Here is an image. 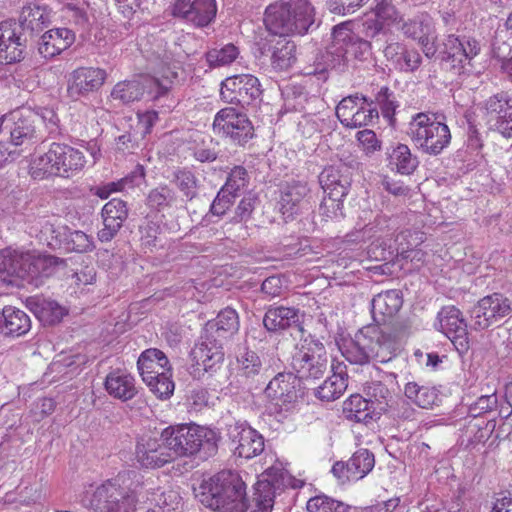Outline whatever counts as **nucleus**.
Segmentation results:
<instances>
[{"label": "nucleus", "instance_id": "1", "mask_svg": "<svg viewBox=\"0 0 512 512\" xmlns=\"http://www.w3.org/2000/svg\"><path fill=\"white\" fill-rule=\"evenodd\" d=\"M150 490L143 475L126 470L87 491L83 503L90 512H135L138 504L147 503Z\"/></svg>", "mask_w": 512, "mask_h": 512}, {"label": "nucleus", "instance_id": "2", "mask_svg": "<svg viewBox=\"0 0 512 512\" xmlns=\"http://www.w3.org/2000/svg\"><path fill=\"white\" fill-rule=\"evenodd\" d=\"M196 498L207 508L219 512H248L246 485L237 472L223 470L204 479L194 489Z\"/></svg>", "mask_w": 512, "mask_h": 512}, {"label": "nucleus", "instance_id": "3", "mask_svg": "<svg viewBox=\"0 0 512 512\" xmlns=\"http://www.w3.org/2000/svg\"><path fill=\"white\" fill-rule=\"evenodd\" d=\"M314 21L315 9L309 0H278L265 10V25L274 35H303Z\"/></svg>", "mask_w": 512, "mask_h": 512}, {"label": "nucleus", "instance_id": "4", "mask_svg": "<svg viewBox=\"0 0 512 512\" xmlns=\"http://www.w3.org/2000/svg\"><path fill=\"white\" fill-rule=\"evenodd\" d=\"M172 459L191 456L204 450L212 453L217 449V434L214 430L195 424L169 426L162 431Z\"/></svg>", "mask_w": 512, "mask_h": 512}, {"label": "nucleus", "instance_id": "5", "mask_svg": "<svg viewBox=\"0 0 512 512\" xmlns=\"http://www.w3.org/2000/svg\"><path fill=\"white\" fill-rule=\"evenodd\" d=\"M408 135L424 153L439 155L450 143L449 127L434 114L418 113L409 123Z\"/></svg>", "mask_w": 512, "mask_h": 512}, {"label": "nucleus", "instance_id": "6", "mask_svg": "<svg viewBox=\"0 0 512 512\" xmlns=\"http://www.w3.org/2000/svg\"><path fill=\"white\" fill-rule=\"evenodd\" d=\"M290 366L300 380L322 377L328 369V354L324 344L311 336L302 339L295 347Z\"/></svg>", "mask_w": 512, "mask_h": 512}, {"label": "nucleus", "instance_id": "7", "mask_svg": "<svg viewBox=\"0 0 512 512\" xmlns=\"http://www.w3.org/2000/svg\"><path fill=\"white\" fill-rule=\"evenodd\" d=\"M480 42L469 36L448 35L439 55L445 69L453 75L463 76L472 71V60L480 53Z\"/></svg>", "mask_w": 512, "mask_h": 512}, {"label": "nucleus", "instance_id": "8", "mask_svg": "<svg viewBox=\"0 0 512 512\" xmlns=\"http://www.w3.org/2000/svg\"><path fill=\"white\" fill-rule=\"evenodd\" d=\"M410 326L406 321L393 323L381 328L378 325L364 327L369 338L372 359L387 363L397 356L402 340L409 334Z\"/></svg>", "mask_w": 512, "mask_h": 512}, {"label": "nucleus", "instance_id": "9", "mask_svg": "<svg viewBox=\"0 0 512 512\" xmlns=\"http://www.w3.org/2000/svg\"><path fill=\"white\" fill-rule=\"evenodd\" d=\"M289 486L297 487L286 471L276 467L267 469L255 484L252 504L248 502L250 512H270L277 491Z\"/></svg>", "mask_w": 512, "mask_h": 512}, {"label": "nucleus", "instance_id": "10", "mask_svg": "<svg viewBox=\"0 0 512 512\" xmlns=\"http://www.w3.org/2000/svg\"><path fill=\"white\" fill-rule=\"evenodd\" d=\"M213 130L237 145H244L254 136V128L247 115L235 107L221 109L215 115Z\"/></svg>", "mask_w": 512, "mask_h": 512}, {"label": "nucleus", "instance_id": "11", "mask_svg": "<svg viewBox=\"0 0 512 512\" xmlns=\"http://www.w3.org/2000/svg\"><path fill=\"white\" fill-rule=\"evenodd\" d=\"M41 234L45 237L47 245L51 248H63L70 252L87 253L95 248V243L91 235L80 230H70L66 226H58L46 222Z\"/></svg>", "mask_w": 512, "mask_h": 512}, {"label": "nucleus", "instance_id": "12", "mask_svg": "<svg viewBox=\"0 0 512 512\" xmlns=\"http://www.w3.org/2000/svg\"><path fill=\"white\" fill-rule=\"evenodd\" d=\"M262 91L258 78L250 74L235 75L222 82L220 95L223 101L249 106L260 99Z\"/></svg>", "mask_w": 512, "mask_h": 512}, {"label": "nucleus", "instance_id": "13", "mask_svg": "<svg viewBox=\"0 0 512 512\" xmlns=\"http://www.w3.org/2000/svg\"><path fill=\"white\" fill-rule=\"evenodd\" d=\"M265 394L280 410L289 411L302 397L300 379L294 372L278 373L268 383Z\"/></svg>", "mask_w": 512, "mask_h": 512}, {"label": "nucleus", "instance_id": "14", "mask_svg": "<svg viewBox=\"0 0 512 512\" xmlns=\"http://www.w3.org/2000/svg\"><path fill=\"white\" fill-rule=\"evenodd\" d=\"M226 427L227 437L236 456L251 459L263 452V436L246 422L234 421Z\"/></svg>", "mask_w": 512, "mask_h": 512}, {"label": "nucleus", "instance_id": "15", "mask_svg": "<svg viewBox=\"0 0 512 512\" xmlns=\"http://www.w3.org/2000/svg\"><path fill=\"white\" fill-rule=\"evenodd\" d=\"M510 300L500 293L480 299L471 310L472 326L484 330L511 313Z\"/></svg>", "mask_w": 512, "mask_h": 512}, {"label": "nucleus", "instance_id": "16", "mask_svg": "<svg viewBox=\"0 0 512 512\" xmlns=\"http://www.w3.org/2000/svg\"><path fill=\"white\" fill-rule=\"evenodd\" d=\"M400 30L405 37L416 41L424 55L431 59L437 51L438 36L432 18L425 13L414 16L402 23Z\"/></svg>", "mask_w": 512, "mask_h": 512}, {"label": "nucleus", "instance_id": "17", "mask_svg": "<svg viewBox=\"0 0 512 512\" xmlns=\"http://www.w3.org/2000/svg\"><path fill=\"white\" fill-rule=\"evenodd\" d=\"M27 37L16 20L0 22V64L20 62L24 58Z\"/></svg>", "mask_w": 512, "mask_h": 512}, {"label": "nucleus", "instance_id": "18", "mask_svg": "<svg viewBox=\"0 0 512 512\" xmlns=\"http://www.w3.org/2000/svg\"><path fill=\"white\" fill-rule=\"evenodd\" d=\"M439 330L453 343L460 355L469 349L467 324L461 311L455 306H446L438 313Z\"/></svg>", "mask_w": 512, "mask_h": 512}, {"label": "nucleus", "instance_id": "19", "mask_svg": "<svg viewBox=\"0 0 512 512\" xmlns=\"http://www.w3.org/2000/svg\"><path fill=\"white\" fill-rule=\"evenodd\" d=\"M31 253L12 250L0 251V278L10 285L22 286L28 282Z\"/></svg>", "mask_w": 512, "mask_h": 512}, {"label": "nucleus", "instance_id": "20", "mask_svg": "<svg viewBox=\"0 0 512 512\" xmlns=\"http://www.w3.org/2000/svg\"><path fill=\"white\" fill-rule=\"evenodd\" d=\"M216 14V0H175L173 4V15L196 27L208 26Z\"/></svg>", "mask_w": 512, "mask_h": 512}, {"label": "nucleus", "instance_id": "21", "mask_svg": "<svg viewBox=\"0 0 512 512\" xmlns=\"http://www.w3.org/2000/svg\"><path fill=\"white\" fill-rule=\"evenodd\" d=\"M135 460L142 468H160L173 461L162 434L159 438L141 437L135 448Z\"/></svg>", "mask_w": 512, "mask_h": 512}, {"label": "nucleus", "instance_id": "22", "mask_svg": "<svg viewBox=\"0 0 512 512\" xmlns=\"http://www.w3.org/2000/svg\"><path fill=\"white\" fill-rule=\"evenodd\" d=\"M332 39L330 53L336 54L339 58L347 56L363 58L371 48L370 43L356 35L348 24H340L334 27Z\"/></svg>", "mask_w": 512, "mask_h": 512}, {"label": "nucleus", "instance_id": "23", "mask_svg": "<svg viewBox=\"0 0 512 512\" xmlns=\"http://www.w3.org/2000/svg\"><path fill=\"white\" fill-rule=\"evenodd\" d=\"M484 109L493 128L506 138L512 137V97L493 95L485 101Z\"/></svg>", "mask_w": 512, "mask_h": 512}, {"label": "nucleus", "instance_id": "24", "mask_svg": "<svg viewBox=\"0 0 512 512\" xmlns=\"http://www.w3.org/2000/svg\"><path fill=\"white\" fill-rule=\"evenodd\" d=\"M106 79V72L100 68L81 67L74 70L68 78V95L73 99L98 90Z\"/></svg>", "mask_w": 512, "mask_h": 512}, {"label": "nucleus", "instance_id": "25", "mask_svg": "<svg viewBox=\"0 0 512 512\" xmlns=\"http://www.w3.org/2000/svg\"><path fill=\"white\" fill-rule=\"evenodd\" d=\"M4 138L14 146L32 142L36 138L33 120L29 116H22L19 111L3 116Z\"/></svg>", "mask_w": 512, "mask_h": 512}, {"label": "nucleus", "instance_id": "26", "mask_svg": "<svg viewBox=\"0 0 512 512\" xmlns=\"http://www.w3.org/2000/svg\"><path fill=\"white\" fill-rule=\"evenodd\" d=\"M384 56L393 67L405 73L415 72L422 64L420 52L403 42H391L384 48Z\"/></svg>", "mask_w": 512, "mask_h": 512}, {"label": "nucleus", "instance_id": "27", "mask_svg": "<svg viewBox=\"0 0 512 512\" xmlns=\"http://www.w3.org/2000/svg\"><path fill=\"white\" fill-rule=\"evenodd\" d=\"M403 305V295L400 290L383 291L371 301L372 317L378 326L391 323Z\"/></svg>", "mask_w": 512, "mask_h": 512}, {"label": "nucleus", "instance_id": "28", "mask_svg": "<svg viewBox=\"0 0 512 512\" xmlns=\"http://www.w3.org/2000/svg\"><path fill=\"white\" fill-rule=\"evenodd\" d=\"M75 41V33L68 28H54L40 38L38 51L44 58H53L68 49Z\"/></svg>", "mask_w": 512, "mask_h": 512}, {"label": "nucleus", "instance_id": "29", "mask_svg": "<svg viewBox=\"0 0 512 512\" xmlns=\"http://www.w3.org/2000/svg\"><path fill=\"white\" fill-rule=\"evenodd\" d=\"M137 367L143 381L150 383L152 377H159L171 372L167 356L156 348L143 351L138 358Z\"/></svg>", "mask_w": 512, "mask_h": 512}, {"label": "nucleus", "instance_id": "30", "mask_svg": "<svg viewBox=\"0 0 512 512\" xmlns=\"http://www.w3.org/2000/svg\"><path fill=\"white\" fill-rule=\"evenodd\" d=\"M55 159L58 160L57 167L60 177L70 178L79 173L86 164L84 154L69 145L53 143Z\"/></svg>", "mask_w": 512, "mask_h": 512}, {"label": "nucleus", "instance_id": "31", "mask_svg": "<svg viewBox=\"0 0 512 512\" xmlns=\"http://www.w3.org/2000/svg\"><path fill=\"white\" fill-rule=\"evenodd\" d=\"M239 329L238 314L234 309L225 308L220 311L213 321L206 324V333L214 342H220L231 338Z\"/></svg>", "mask_w": 512, "mask_h": 512}, {"label": "nucleus", "instance_id": "32", "mask_svg": "<svg viewBox=\"0 0 512 512\" xmlns=\"http://www.w3.org/2000/svg\"><path fill=\"white\" fill-rule=\"evenodd\" d=\"M309 188L305 183L293 182L287 184L281 192L279 206L283 216L293 218L298 214L306 205V196L308 195Z\"/></svg>", "mask_w": 512, "mask_h": 512}, {"label": "nucleus", "instance_id": "33", "mask_svg": "<svg viewBox=\"0 0 512 512\" xmlns=\"http://www.w3.org/2000/svg\"><path fill=\"white\" fill-rule=\"evenodd\" d=\"M373 13L376 20L373 24L367 23V36L375 37L384 26L398 25L403 16L392 0H374Z\"/></svg>", "mask_w": 512, "mask_h": 512}, {"label": "nucleus", "instance_id": "34", "mask_svg": "<svg viewBox=\"0 0 512 512\" xmlns=\"http://www.w3.org/2000/svg\"><path fill=\"white\" fill-rule=\"evenodd\" d=\"M191 356L198 366V369H202L206 372L213 370L214 367L220 364L224 359L222 343L214 342L213 339L207 335L205 341H202L193 348Z\"/></svg>", "mask_w": 512, "mask_h": 512}, {"label": "nucleus", "instance_id": "35", "mask_svg": "<svg viewBox=\"0 0 512 512\" xmlns=\"http://www.w3.org/2000/svg\"><path fill=\"white\" fill-rule=\"evenodd\" d=\"M302 315L299 309L294 307H271L263 318L265 328L270 332L285 330L292 326H299Z\"/></svg>", "mask_w": 512, "mask_h": 512}, {"label": "nucleus", "instance_id": "36", "mask_svg": "<svg viewBox=\"0 0 512 512\" xmlns=\"http://www.w3.org/2000/svg\"><path fill=\"white\" fill-rule=\"evenodd\" d=\"M105 389L110 396L121 401L131 400L137 394L134 377L122 370L112 371L106 376Z\"/></svg>", "mask_w": 512, "mask_h": 512}, {"label": "nucleus", "instance_id": "37", "mask_svg": "<svg viewBox=\"0 0 512 512\" xmlns=\"http://www.w3.org/2000/svg\"><path fill=\"white\" fill-rule=\"evenodd\" d=\"M4 317L1 325V333L7 336L19 337L31 329L30 317L23 311L13 306H5L2 310Z\"/></svg>", "mask_w": 512, "mask_h": 512}, {"label": "nucleus", "instance_id": "38", "mask_svg": "<svg viewBox=\"0 0 512 512\" xmlns=\"http://www.w3.org/2000/svg\"><path fill=\"white\" fill-rule=\"evenodd\" d=\"M319 183L328 196L343 198L348 194L350 179L339 168L329 166L319 175Z\"/></svg>", "mask_w": 512, "mask_h": 512}, {"label": "nucleus", "instance_id": "39", "mask_svg": "<svg viewBox=\"0 0 512 512\" xmlns=\"http://www.w3.org/2000/svg\"><path fill=\"white\" fill-rule=\"evenodd\" d=\"M65 261L52 255H33L31 254V266L29 267L28 284L39 286L42 278L52 275L56 268L63 265Z\"/></svg>", "mask_w": 512, "mask_h": 512}, {"label": "nucleus", "instance_id": "40", "mask_svg": "<svg viewBox=\"0 0 512 512\" xmlns=\"http://www.w3.org/2000/svg\"><path fill=\"white\" fill-rule=\"evenodd\" d=\"M342 355L352 364L365 365L370 362L372 355L369 338L364 332V328L355 335L354 339H351L344 345Z\"/></svg>", "mask_w": 512, "mask_h": 512}, {"label": "nucleus", "instance_id": "41", "mask_svg": "<svg viewBox=\"0 0 512 512\" xmlns=\"http://www.w3.org/2000/svg\"><path fill=\"white\" fill-rule=\"evenodd\" d=\"M58 160L55 159L53 151V143L47 152L34 157L29 165V174L35 180H44L51 177H60L57 165Z\"/></svg>", "mask_w": 512, "mask_h": 512}, {"label": "nucleus", "instance_id": "42", "mask_svg": "<svg viewBox=\"0 0 512 512\" xmlns=\"http://www.w3.org/2000/svg\"><path fill=\"white\" fill-rule=\"evenodd\" d=\"M30 309L44 325H53L61 321L65 315V309L57 302L47 299H31Z\"/></svg>", "mask_w": 512, "mask_h": 512}, {"label": "nucleus", "instance_id": "43", "mask_svg": "<svg viewBox=\"0 0 512 512\" xmlns=\"http://www.w3.org/2000/svg\"><path fill=\"white\" fill-rule=\"evenodd\" d=\"M347 386V374L343 371L334 372L316 389L315 395L323 401H334L346 391Z\"/></svg>", "mask_w": 512, "mask_h": 512}, {"label": "nucleus", "instance_id": "44", "mask_svg": "<svg viewBox=\"0 0 512 512\" xmlns=\"http://www.w3.org/2000/svg\"><path fill=\"white\" fill-rule=\"evenodd\" d=\"M178 196L176 191L166 184H161L151 189L146 197L149 208L162 212L177 206Z\"/></svg>", "mask_w": 512, "mask_h": 512}, {"label": "nucleus", "instance_id": "45", "mask_svg": "<svg viewBox=\"0 0 512 512\" xmlns=\"http://www.w3.org/2000/svg\"><path fill=\"white\" fill-rule=\"evenodd\" d=\"M405 397L423 409L431 408L438 400L437 390L433 387L408 382L404 387Z\"/></svg>", "mask_w": 512, "mask_h": 512}, {"label": "nucleus", "instance_id": "46", "mask_svg": "<svg viewBox=\"0 0 512 512\" xmlns=\"http://www.w3.org/2000/svg\"><path fill=\"white\" fill-rule=\"evenodd\" d=\"M419 161L405 144H399L390 154V165L402 175H410L418 167Z\"/></svg>", "mask_w": 512, "mask_h": 512}, {"label": "nucleus", "instance_id": "47", "mask_svg": "<svg viewBox=\"0 0 512 512\" xmlns=\"http://www.w3.org/2000/svg\"><path fill=\"white\" fill-rule=\"evenodd\" d=\"M145 86L140 80H126L118 82L111 91L113 100L122 104H129L141 99Z\"/></svg>", "mask_w": 512, "mask_h": 512}, {"label": "nucleus", "instance_id": "48", "mask_svg": "<svg viewBox=\"0 0 512 512\" xmlns=\"http://www.w3.org/2000/svg\"><path fill=\"white\" fill-rule=\"evenodd\" d=\"M375 458L367 449L357 450L348 461L349 477L355 480L364 478L374 467Z\"/></svg>", "mask_w": 512, "mask_h": 512}, {"label": "nucleus", "instance_id": "49", "mask_svg": "<svg viewBox=\"0 0 512 512\" xmlns=\"http://www.w3.org/2000/svg\"><path fill=\"white\" fill-rule=\"evenodd\" d=\"M149 487L151 488L149 494V501H154L155 505L158 507V512H181L182 511V498L178 491L173 489H168L162 491L160 493H155L153 487L151 486L152 482H149Z\"/></svg>", "mask_w": 512, "mask_h": 512}, {"label": "nucleus", "instance_id": "50", "mask_svg": "<svg viewBox=\"0 0 512 512\" xmlns=\"http://www.w3.org/2000/svg\"><path fill=\"white\" fill-rule=\"evenodd\" d=\"M238 56L239 49L232 43L226 44L220 48H212L205 54L206 61L210 68H219L230 65L238 58Z\"/></svg>", "mask_w": 512, "mask_h": 512}, {"label": "nucleus", "instance_id": "51", "mask_svg": "<svg viewBox=\"0 0 512 512\" xmlns=\"http://www.w3.org/2000/svg\"><path fill=\"white\" fill-rule=\"evenodd\" d=\"M172 182L187 200L191 201L197 196L198 179L187 169H177L173 172Z\"/></svg>", "mask_w": 512, "mask_h": 512}, {"label": "nucleus", "instance_id": "52", "mask_svg": "<svg viewBox=\"0 0 512 512\" xmlns=\"http://www.w3.org/2000/svg\"><path fill=\"white\" fill-rule=\"evenodd\" d=\"M295 48L293 42L286 40L278 42L272 53V66L277 70L288 69L295 61Z\"/></svg>", "mask_w": 512, "mask_h": 512}, {"label": "nucleus", "instance_id": "53", "mask_svg": "<svg viewBox=\"0 0 512 512\" xmlns=\"http://www.w3.org/2000/svg\"><path fill=\"white\" fill-rule=\"evenodd\" d=\"M308 512H347L349 506L326 495H317L308 500Z\"/></svg>", "mask_w": 512, "mask_h": 512}, {"label": "nucleus", "instance_id": "54", "mask_svg": "<svg viewBox=\"0 0 512 512\" xmlns=\"http://www.w3.org/2000/svg\"><path fill=\"white\" fill-rule=\"evenodd\" d=\"M44 22V12L39 6H27L22 9L19 20L16 23L21 25V30L27 35L38 30Z\"/></svg>", "mask_w": 512, "mask_h": 512}, {"label": "nucleus", "instance_id": "55", "mask_svg": "<svg viewBox=\"0 0 512 512\" xmlns=\"http://www.w3.org/2000/svg\"><path fill=\"white\" fill-rule=\"evenodd\" d=\"M361 102H367L364 96L358 94L343 98L336 107V116L342 125L346 127L349 121L353 120V114L356 112Z\"/></svg>", "mask_w": 512, "mask_h": 512}, {"label": "nucleus", "instance_id": "56", "mask_svg": "<svg viewBox=\"0 0 512 512\" xmlns=\"http://www.w3.org/2000/svg\"><path fill=\"white\" fill-rule=\"evenodd\" d=\"M136 173H131L117 181L109 182L95 188L94 194L101 199H107L112 193L122 192L135 186Z\"/></svg>", "mask_w": 512, "mask_h": 512}, {"label": "nucleus", "instance_id": "57", "mask_svg": "<svg viewBox=\"0 0 512 512\" xmlns=\"http://www.w3.org/2000/svg\"><path fill=\"white\" fill-rule=\"evenodd\" d=\"M319 216L322 221H338L344 217L342 198L328 196L319 206Z\"/></svg>", "mask_w": 512, "mask_h": 512}, {"label": "nucleus", "instance_id": "58", "mask_svg": "<svg viewBox=\"0 0 512 512\" xmlns=\"http://www.w3.org/2000/svg\"><path fill=\"white\" fill-rule=\"evenodd\" d=\"M172 373L168 372L159 377H152L151 383L145 382L158 398L167 399L174 391V382L171 379Z\"/></svg>", "mask_w": 512, "mask_h": 512}, {"label": "nucleus", "instance_id": "59", "mask_svg": "<svg viewBox=\"0 0 512 512\" xmlns=\"http://www.w3.org/2000/svg\"><path fill=\"white\" fill-rule=\"evenodd\" d=\"M247 183L248 175L246 169L242 166H236L229 173L226 183L222 189L237 196L238 192L243 189Z\"/></svg>", "mask_w": 512, "mask_h": 512}, {"label": "nucleus", "instance_id": "60", "mask_svg": "<svg viewBox=\"0 0 512 512\" xmlns=\"http://www.w3.org/2000/svg\"><path fill=\"white\" fill-rule=\"evenodd\" d=\"M365 392L370 402H375L379 405H387L392 399L390 390L380 381L368 383L365 387Z\"/></svg>", "mask_w": 512, "mask_h": 512}, {"label": "nucleus", "instance_id": "61", "mask_svg": "<svg viewBox=\"0 0 512 512\" xmlns=\"http://www.w3.org/2000/svg\"><path fill=\"white\" fill-rule=\"evenodd\" d=\"M240 370L248 377L257 375L262 367L259 356L254 351L245 350L239 357Z\"/></svg>", "mask_w": 512, "mask_h": 512}, {"label": "nucleus", "instance_id": "62", "mask_svg": "<svg viewBox=\"0 0 512 512\" xmlns=\"http://www.w3.org/2000/svg\"><path fill=\"white\" fill-rule=\"evenodd\" d=\"M103 220V228L97 233L100 242L105 243L111 241L123 226V221L110 217V215H101Z\"/></svg>", "mask_w": 512, "mask_h": 512}, {"label": "nucleus", "instance_id": "63", "mask_svg": "<svg viewBox=\"0 0 512 512\" xmlns=\"http://www.w3.org/2000/svg\"><path fill=\"white\" fill-rule=\"evenodd\" d=\"M161 227L155 222H148L141 228V244L152 251L160 244Z\"/></svg>", "mask_w": 512, "mask_h": 512}, {"label": "nucleus", "instance_id": "64", "mask_svg": "<svg viewBox=\"0 0 512 512\" xmlns=\"http://www.w3.org/2000/svg\"><path fill=\"white\" fill-rule=\"evenodd\" d=\"M367 102H361L356 112L353 114V120L346 125L348 128H357L370 124L374 118H378V111L366 107Z\"/></svg>", "mask_w": 512, "mask_h": 512}]
</instances>
